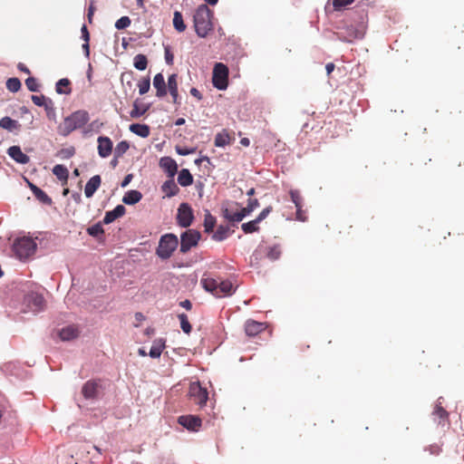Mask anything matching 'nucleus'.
Instances as JSON below:
<instances>
[{"label": "nucleus", "instance_id": "obj_1", "mask_svg": "<svg viewBox=\"0 0 464 464\" xmlns=\"http://www.w3.org/2000/svg\"><path fill=\"white\" fill-rule=\"evenodd\" d=\"M200 284L207 292L211 293L217 298L232 295L236 290L231 281H220L208 273L203 275Z\"/></svg>", "mask_w": 464, "mask_h": 464}, {"label": "nucleus", "instance_id": "obj_2", "mask_svg": "<svg viewBox=\"0 0 464 464\" xmlns=\"http://www.w3.org/2000/svg\"><path fill=\"white\" fill-rule=\"evenodd\" d=\"M212 15L213 13L207 5H200L195 10L193 23L198 36L204 38L213 30Z\"/></svg>", "mask_w": 464, "mask_h": 464}, {"label": "nucleus", "instance_id": "obj_3", "mask_svg": "<svg viewBox=\"0 0 464 464\" xmlns=\"http://www.w3.org/2000/svg\"><path fill=\"white\" fill-rule=\"evenodd\" d=\"M89 119V113L86 111H76L64 118L58 126V132L63 136H68L73 130L83 127Z\"/></svg>", "mask_w": 464, "mask_h": 464}, {"label": "nucleus", "instance_id": "obj_4", "mask_svg": "<svg viewBox=\"0 0 464 464\" xmlns=\"http://www.w3.org/2000/svg\"><path fill=\"white\" fill-rule=\"evenodd\" d=\"M179 246V239L174 234H166L160 239L156 249L157 256L161 259H169Z\"/></svg>", "mask_w": 464, "mask_h": 464}, {"label": "nucleus", "instance_id": "obj_5", "mask_svg": "<svg viewBox=\"0 0 464 464\" xmlns=\"http://www.w3.org/2000/svg\"><path fill=\"white\" fill-rule=\"evenodd\" d=\"M36 243L30 237H21L14 241L13 250L20 260H25L34 254Z\"/></svg>", "mask_w": 464, "mask_h": 464}, {"label": "nucleus", "instance_id": "obj_6", "mask_svg": "<svg viewBox=\"0 0 464 464\" xmlns=\"http://www.w3.org/2000/svg\"><path fill=\"white\" fill-rule=\"evenodd\" d=\"M212 83L218 90L223 91L228 85V68L222 63H217L213 69Z\"/></svg>", "mask_w": 464, "mask_h": 464}, {"label": "nucleus", "instance_id": "obj_7", "mask_svg": "<svg viewBox=\"0 0 464 464\" xmlns=\"http://www.w3.org/2000/svg\"><path fill=\"white\" fill-rule=\"evenodd\" d=\"M201 237L198 231L195 229H188L180 237V252L187 253L193 246H196Z\"/></svg>", "mask_w": 464, "mask_h": 464}, {"label": "nucleus", "instance_id": "obj_8", "mask_svg": "<svg viewBox=\"0 0 464 464\" xmlns=\"http://www.w3.org/2000/svg\"><path fill=\"white\" fill-rule=\"evenodd\" d=\"M189 395L194 402L199 407L206 405L208 400V392L206 388L201 387L199 382H192L189 386Z\"/></svg>", "mask_w": 464, "mask_h": 464}, {"label": "nucleus", "instance_id": "obj_9", "mask_svg": "<svg viewBox=\"0 0 464 464\" xmlns=\"http://www.w3.org/2000/svg\"><path fill=\"white\" fill-rule=\"evenodd\" d=\"M194 216L191 208L188 203H182L178 208L177 219L182 227H188L191 225Z\"/></svg>", "mask_w": 464, "mask_h": 464}, {"label": "nucleus", "instance_id": "obj_10", "mask_svg": "<svg viewBox=\"0 0 464 464\" xmlns=\"http://www.w3.org/2000/svg\"><path fill=\"white\" fill-rule=\"evenodd\" d=\"M27 306L34 313L41 312L45 307V300L43 295L31 292L25 296Z\"/></svg>", "mask_w": 464, "mask_h": 464}, {"label": "nucleus", "instance_id": "obj_11", "mask_svg": "<svg viewBox=\"0 0 464 464\" xmlns=\"http://www.w3.org/2000/svg\"><path fill=\"white\" fill-rule=\"evenodd\" d=\"M178 422L191 431H198L202 425V420L195 415H182L179 417Z\"/></svg>", "mask_w": 464, "mask_h": 464}, {"label": "nucleus", "instance_id": "obj_12", "mask_svg": "<svg viewBox=\"0 0 464 464\" xmlns=\"http://www.w3.org/2000/svg\"><path fill=\"white\" fill-rule=\"evenodd\" d=\"M160 167L168 174L169 178H174L178 170L177 162L170 157H162L160 160Z\"/></svg>", "mask_w": 464, "mask_h": 464}, {"label": "nucleus", "instance_id": "obj_13", "mask_svg": "<svg viewBox=\"0 0 464 464\" xmlns=\"http://www.w3.org/2000/svg\"><path fill=\"white\" fill-rule=\"evenodd\" d=\"M98 141V153L102 158H107L112 150V141L109 137L100 136Z\"/></svg>", "mask_w": 464, "mask_h": 464}, {"label": "nucleus", "instance_id": "obj_14", "mask_svg": "<svg viewBox=\"0 0 464 464\" xmlns=\"http://www.w3.org/2000/svg\"><path fill=\"white\" fill-rule=\"evenodd\" d=\"M7 153L17 163L26 164L30 161L29 156L24 154L19 146H11L8 149Z\"/></svg>", "mask_w": 464, "mask_h": 464}, {"label": "nucleus", "instance_id": "obj_15", "mask_svg": "<svg viewBox=\"0 0 464 464\" xmlns=\"http://www.w3.org/2000/svg\"><path fill=\"white\" fill-rule=\"evenodd\" d=\"M266 326L263 323L254 320H247L245 324V332L246 335L254 337L265 331Z\"/></svg>", "mask_w": 464, "mask_h": 464}, {"label": "nucleus", "instance_id": "obj_16", "mask_svg": "<svg viewBox=\"0 0 464 464\" xmlns=\"http://www.w3.org/2000/svg\"><path fill=\"white\" fill-rule=\"evenodd\" d=\"M153 86L156 89V96L162 98L167 94V86L162 73H157L153 79Z\"/></svg>", "mask_w": 464, "mask_h": 464}, {"label": "nucleus", "instance_id": "obj_17", "mask_svg": "<svg viewBox=\"0 0 464 464\" xmlns=\"http://www.w3.org/2000/svg\"><path fill=\"white\" fill-rule=\"evenodd\" d=\"M178 75L173 73L169 76L167 88L172 97L173 103L179 104L178 91Z\"/></svg>", "mask_w": 464, "mask_h": 464}, {"label": "nucleus", "instance_id": "obj_18", "mask_svg": "<svg viewBox=\"0 0 464 464\" xmlns=\"http://www.w3.org/2000/svg\"><path fill=\"white\" fill-rule=\"evenodd\" d=\"M102 179L99 175L92 177L85 185L84 194L87 198L93 196L95 191L100 188Z\"/></svg>", "mask_w": 464, "mask_h": 464}, {"label": "nucleus", "instance_id": "obj_19", "mask_svg": "<svg viewBox=\"0 0 464 464\" xmlns=\"http://www.w3.org/2000/svg\"><path fill=\"white\" fill-rule=\"evenodd\" d=\"M125 211H126V209H125L124 206L118 205L114 209L106 212L102 222L104 224H110V223L113 222L115 219H117L118 218L122 217L125 214Z\"/></svg>", "mask_w": 464, "mask_h": 464}, {"label": "nucleus", "instance_id": "obj_20", "mask_svg": "<svg viewBox=\"0 0 464 464\" xmlns=\"http://www.w3.org/2000/svg\"><path fill=\"white\" fill-rule=\"evenodd\" d=\"M79 335V330L75 325H68L59 332V336L63 341H70Z\"/></svg>", "mask_w": 464, "mask_h": 464}, {"label": "nucleus", "instance_id": "obj_21", "mask_svg": "<svg viewBox=\"0 0 464 464\" xmlns=\"http://www.w3.org/2000/svg\"><path fill=\"white\" fill-rule=\"evenodd\" d=\"M98 383L94 381H88L82 389V395L85 399H93L97 394Z\"/></svg>", "mask_w": 464, "mask_h": 464}, {"label": "nucleus", "instance_id": "obj_22", "mask_svg": "<svg viewBox=\"0 0 464 464\" xmlns=\"http://www.w3.org/2000/svg\"><path fill=\"white\" fill-rule=\"evenodd\" d=\"M234 138L230 136L227 130H223L221 132H218L215 137V146L217 147H225L227 145L231 144Z\"/></svg>", "mask_w": 464, "mask_h": 464}, {"label": "nucleus", "instance_id": "obj_23", "mask_svg": "<svg viewBox=\"0 0 464 464\" xmlns=\"http://www.w3.org/2000/svg\"><path fill=\"white\" fill-rule=\"evenodd\" d=\"M442 398H439L438 403L435 405L432 414L439 419V424H444L443 422L448 420L449 413L448 411L442 407V402L440 401Z\"/></svg>", "mask_w": 464, "mask_h": 464}, {"label": "nucleus", "instance_id": "obj_24", "mask_svg": "<svg viewBox=\"0 0 464 464\" xmlns=\"http://www.w3.org/2000/svg\"><path fill=\"white\" fill-rule=\"evenodd\" d=\"M162 191L166 194L167 197H173L178 194L179 191V187L175 183L173 178L167 181H165L162 185Z\"/></svg>", "mask_w": 464, "mask_h": 464}, {"label": "nucleus", "instance_id": "obj_25", "mask_svg": "<svg viewBox=\"0 0 464 464\" xmlns=\"http://www.w3.org/2000/svg\"><path fill=\"white\" fill-rule=\"evenodd\" d=\"M164 348L165 341L163 339H157L153 342L149 354L151 358H159L161 355Z\"/></svg>", "mask_w": 464, "mask_h": 464}, {"label": "nucleus", "instance_id": "obj_26", "mask_svg": "<svg viewBox=\"0 0 464 464\" xmlns=\"http://www.w3.org/2000/svg\"><path fill=\"white\" fill-rule=\"evenodd\" d=\"M55 91L59 94H70L72 92L70 80L67 78L60 79L56 82Z\"/></svg>", "mask_w": 464, "mask_h": 464}, {"label": "nucleus", "instance_id": "obj_27", "mask_svg": "<svg viewBox=\"0 0 464 464\" xmlns=\"http://www.w3.org/2000/svg\"><path fill=\"white\" fill-rule=\"evenodd\" d=\"M21 127V124L13 120L10 117H4L0 120V128L7 130L9 131H12L14 130H19Z\"/></svg>", "mask_w": 464, "mask_h": 464}, {"label": "nucleus", "instance_id": "obj_28", "mask_svg": "<svg viewBox=\"0 0 464 464\" xmlns=\"http://www.w3.org/2000/svg\"><path fill=\"white\" fill-rule=\"evenodd\" d=\"M130 130L141 138L150 135V127L146 124L133 123L130 126Z\"/></svg>", "mask_w": 464, "mask_h": 464}, {"label": "nucleus", "instance_id": "obj_29", "mask_svg": "<svg viewBox=\"0 0 464 464\" xmlns=\"http://www.w3.org/2000/svg\"><path fill=\"white\" fill-rule=\"evenodd\" d=\"M142 198V195L138 190H130L125 193L122 201L127 205H133L138 203Z\"/></svg>", "mask_w": 464, "mask_h": 464}, {"label": "nucleus", "instance_id": "obj_30", "mask_svg": "<svg viewBox=\"0 0 464 464\" xmlns=\"http://www.w3.org/2000/svg\"><path fill=\"white\" fill-rule=\"evenodd\" d=\"M178 182L182 187L189 186L193 183V177L188 169H182L178 176Z\"/></svg>", "mask_w": 464, "mask_h": 464}, {"label": "nucleus", "instance_id": "obj_31", "mask_svg": "<svg viewBox=\"0 0 464 464\" xmlns=\"http://www.w3.org/2000/svg\"><path fill=\"white\" fill-rule=\"evenodd\" d=\"M53 173L57 177L58 179L66 183L69 177V171L63 165H55L53 169Z\"/></svg>", "mask_w": 464, "mask_h": 464}, {"label": "nucleus", "instance_id": "obj_32", "mask_svg": "<svg viewBox=\"0 0 464 464\" xmlns=\"http://www.w3.org/2000/svg\"><path fill=\"white\" fill-rule=\"evenodd\" d=\"M33 102L37 106H44L45 111L51 109L53 111V102L50 99H46L44 95H33L32 96Z\"/></svg>", "mask_w": 464, "mask_h": 464}, {"label": "nucleus", "instance_id": "obj_33", "mask_svg": "<svg viewBox=\"0 0 464 464\" xmlns=\"http://www.w3.org/2000/svg\"><path fill=\"white\" fill-rule=\"evenodd\" d=\"M173 26L174 28L179 32L182 33L186 30V24L183 21V17L180 12L175 11L173 14Z\"/></svg>", "mask_w": 464, "mask_h": 464}, {"label": "nucleus", "instance_id": "obj_34", "mask_svg": "<svg viewBox=\"0 0 464 464\" xmlns=\"http://www.w3.org/2000/svg\"><path fill=\"white\" fill-rule=\"evenodd\" d=\"M133 65L139 71H144L148 66V59L142 53L137 54L133 59Z\"/></svg>", "mask_w": 464, "mask_h": 464}, {"label": "nucleus", "instance_id": "obj_35", "mask_svg": "<svg viewBox=\"0 0 464 464\" xmlns=\"http://www.w3.org/2000/svg\"><path fill=\"white\" fill-rule=\"evenodd\" d=\"M258 225H259V222L255 218L254 220H251L249 222L243 223L241 225V229L246 234H251V233H254V232H258L259 231V226Z\"/></svg>", "mask_w": 464, "mask_h": 464}, {"label": "nucleus", "instance_id": "obj_36", "mask_svg": "<svg viewBox=\"0 0 464 464\" xmlns=\"http://www.w3.org/2000/svg\"><path fill=\"white\" fill-rule=\"evenodd\" d=\"M229 235V227L220 225L213 235V238L217 241H222Z\"/></svg>", "mask_w": 464, "mask_h": 464}, {"label": "nucleus", "instance_id": "obj_37", "mask_svg": "<svg viewBox=\"0 0 464 464\" xmlns=\"http://www.w3.org/2000/svg\"><path fill=\"white\" fill-rule=\"evenodd\" d=\"M178 317H179V320L180 322V327H181L182 331L185 334H189L191 333L192 326H191V324L188 322V318L187 314H179L178 315Z\"/></svg>", "mask_w": 464, "mask_h": 464}, {"label": "nucleus", "instance_id": "obj_38", "mask_svg": "<svg viewBox=\"0 0 464 464\" xmlns=\"http://www.w3.org/2000/svg\"><path fill=\"white\" fill-rule=\"evenodd\" d=\"M215 225H216L215 217H213L208 211H207V213L205 215V219H204L205 231L208 233L212 232Z\"/></svg>", "mask_w": 464, "mask_h": 464}, {"label": "nucleus", "instance_id": "obj_39", "mask_svg": "<svg viewBox=\"0 0 464 464\" xmlns=\"http://www.w3.org/2000/svg\"><path fill=\"white\" fill-rule=\"evenodd\" d=\"M130 144L126 140L119 142L114 150L115 158H121L129 150Z\"/></svg>", "mask_w": 464, "mask_h": 464}, {"label": "nucleus", "instance_id": "obj_40", "mask_svg": "<svg viewBox=\"0 0 464 464\" xmlns=\"http://www.w3.org/2000/svg\"><path fill=\"white\" fill-rule=\"evenodd\" d=\"M21 82L18 78H9L6 81V88L12 92H16L21 89Z\"/></svg>", "mask_w": 464, "mask_h": 464}, {"label": "nucleus", "instance_id": "obj_41", "mask_svg": "<svg viewBox=\"0 0 464 464\" xmlns=\"http://www.w3.org/2000/svg\"><path fill=\"white\" fill-rule=\"evenodd\" d=\"M289 195L295 208H303V198L298 190L291 189Z\"/></svg>", "mask_w": 464, "mask_h": 464}, {"label": "nucleus", "instance_id": "obj_42", "mask_svg": "<svg viewBox=\"0 0 464 464\" xmlns=\"http://www.w3.org/2000/svg\"><path fill=\"white\" fill-rule=\"evenodd\" d=\"M224 217L229 221L239 222L244 218V214H240L239 211L231 212L227 208L224 210Z\"/></svg>", "mask_w": 464, "mask_h": 464}, {"label": "nucleus", "instance_id": "obj_43", "mask_svg": "<svg viewBox=\"0 0 464 464\" xmlns=\"http://www.w3.org/2000/svg\"><path fill=\"white\" fill-rule=\"evenodd\" d=\"M281 255V249L279 246H272L267 248L266 256L271 260H276Z\"/></svg>", "mask_w": 464, "mask_h": 464}, {"label": "nucleus", "instance_id": "obj_44", "mask_svg": "<svg viewBox=\"0 0 464 464\" xmlns=\"http://www.w3.org/2000/svg\"><path fill=\"white\" fill-rule=\"evenodd\" d=\"M138 87H139V92L140 95H143L145 93H147L150 88V78H142L139 83H138Z\"/></svg>", "mask_w": 464, "mask_h": 464}, {"label": "nucleus", "instance_id": "obj_45", "mask_svg": "<svg viewBox=\"0 0 464 464\" xmlns=\"http://www.w3.org/2000/svg\"><path fill=\"white\" fill-rule=\"evenodd\" d=\"M87 232L89 235L92 237H99L104 233L102 226L101 223H97L88 227Z\"/></svg>", "mask_w": 464, "mask_h": 464}, {"label": "nucleus", "instance_id": "obj_46", "mask_svg": "<svg viewBox=\"0 0 464 464\" xmlns=\"http://www.w3.org/2000/svg\"><path fill=\"white\" fill-rule=\"evenodd\" d=\"M34 197L42 203L44 204H46V205H51L52 204V198L44 191L42 190L41 188L36 191V193L34 194Z\"/></svg>", "mask_w": 464, "mask_h": 464}, {"label": "nucleus", "instance_id": "obj_47", "mask_svg": "<svg viewBox=\"0 0 464 464\" xmlns=\"http://www.w3.org/2000/svg\"><path fill=\"white\" fill-rule=\"evenodd\" d=\"M130 23H131V21H130V17L122 16L117 20V22L115 23V27L118 30L125 29L128 26H130Z\"/></svg>", "mask_w": 464, "mask_h": 464}, {"label": "nucleus", "instance_id": "obj_48", "mask_svg": "<svg viewBox=\"0 0 464 464\" xmlns=\"http://www.w3.org/2000/svg\"><path fill=\"white\" fill-rule=\"evenodd\" d=\"M25 85L30 92H38L39 84L37 80L34 77H29L25 80Z\"/></svg>", "mask_w": 464, "mask_h": 464}, {"label": "nucleus", "instance_id": "obj_49", "mask_svg": "<svg viewBox=\"0 0 464 464\" xmlns=\"http://www.w3.org/2000/svg\"><path fill=\"white\" fill-rule=\"evenodd\" d=\"M354 0H333V6L334 10H340L341 8L351 5Z\"/></svg>", "mask_w": 464, "mask_h": 464}, {"label": "nucleus", "instance_id": "obj_50", "mask_svg": "<svg viewBox=\"0 0 464 464\" xmlns=\"http://www.w3.org/2000/svg\"><path fill=\"white\" fill-rule=\"evenodd\" d=\"M147 109L140 110L137 103L135 102L133 105V109L130 111V117L131 118H139L142 116L146 112Z\"/></svg>", "mask_w": 464, "mask_h": 464}, {"label": "nucleus", "instance_id": "obj_51", "mask_svg": "<svg viewBox=\"0 0 464 464\" xmlns=\"http://www.w3.org/2000/svg\"><path fill=\"white\" fill-rule=\"evenodd\" d=\"M272 210H273V208L271 206H268V207L265 208L259 213V215L256 218V219L260 223L261 221H263L270 214V212Z\"/></svg>", "mask_w": 464, "mask_h": 464}, {"label": "nucleus", "instance_id": "obj_52", "mask_svg": "<svg viewBox=\"0 0 464 464\" xmlns=\"http://www.w3.org/2000/svg\"><path fill=\"white\" fill-rule=\"evenodd\" d=\"M59 154L63 159H69L73 156L74 154V149L73 148H68V149H63L60 150Z\"/></svg>", "mask_w": 464, "mask_h": 464}, {"label": "nucleus", "instance_id": "obj_53", "mask_svg": "<svg viewBox=\"0 0 464 464\" xmlns=\"http://www.w3.org/2000/svg\"><path fill=\"white\" fill-rule=\"evenodd\" d=\"M176 151L179 155H181V156H186V155H188L190 153H193L194 152V149H187V148H181L179 146H177L176 147Z\"/></svg>", "mask_w": 464, "mask_h": 464}, {"label": "nucleus", "instance_id": "obj_54", "mask_svg": "<svg viewBox=\"0 0 464 464\" xmlns=\"http://www.w3.org/2000/svg\"><path fill=\"white\" fill-rule=\"evenodd\" d=\"M307 218L305 212L303 210V208H296V219L299 221H305Z\"/></svg>", "mask_w": 464, "mask_h": 464}, {"label": "nucleus", "instance_id": "obj_55", "mask_svg": "<svg viewBox=\"0 0 464 464\" xmlns=\"http://www.w3.org/2000/svg\"><path fill=\"white\" fill-rule=\"evenodd\" d=\"M81 33H82V37L84 40V42L89 43V41H90V34H89V31L87 29V26L85 24H83L82 26Z\"/></svg>", "mask_w": 464, "mask_h": 464}, {"label": "nucleus", "instance_id": "obj_56", "mask_svg": "<svg viewBox=\"0 0 464 464\" xmlns=\"http://www.w3.org/2000/svg\"><path fill=\"white\" fill-rule=\"evenodd\" d=\"M94 12H95L94 4H93V2H91L89 8H88V14H87L89 23H92Z\"/></svg>", "mask_w": 464, "mask_h": 464}, {"label": "nucleus", "instance_id": "obj_57", "mask_svg": "<svg viewBox=\"0 0 464 464\" xmlns=\"http://www.w3.org/2000/svg\"><path fill=\"white\" fill-rule=\"evenodd\" d=\"M259 206L257 199H249L247 207L248 210L254 211Z\"/></svg>", "mask_w": 464, "mask_h": 464}, {"label": "nucleus", "instance_id": "obj_58", "mask_svg": "<svg viewBox=\"0 0 464 464\" xmlns=\"http://www.w3.org/2000/svg\"><path fill=\"white\" fill-rule=\"evenodd\" d=\"M190 94L197 98L198 101L202 100V95L197 88H191Z\"/></svg>", "mask_w": 464, "mask_h": 464}, {"label": "nucleus", "instance_id": "obj_59", "mask_svg": "<svg viewBox=\"0 0 464 464\" xmlns=\"http://www.w3.org/2000/svg\"><path fill=\"white\" fill-rule=\"evenodd\" d=\"M165 59L168 64H172L173 63V54L170 53L169 49H166L165 52Z\"/></svg>", "mask_w": 464, "mask_h": 464}, {"label": "nucleus", "instance_id": "obj_60", "mask_svg": "<svg viewBox=\"0 0 464 464\" xmlns=\"http://www.w3.org/2000/svg\"><path fill=\"white\" fill-rule=\"evenodd\" d=\"M179 304H180V306H182L183 308H185L186 310H188V311L191 310V308H192V304L188 299L180 302Z\"/></svg>", "mask_w": 464, "mask_h": 464}, {"label": "nucleus", "instance_id": "obj_61", "mask_svg": "<svg viewBox=\"0 0 464 464\" xmlns=\"http://www.w3.org/2000/svg\"><path fill=\"white\" fill-rule=\"evenodd\" d=\"M17 68H18L21 72H24V73H26V74H30V73H31L30 70L27 68V66H26L25 64L22 63H18Z\"/></svg>", "mask_w": 464, "mask_h": 464}, {"label": "nucleus", "instance_id": "obj_62", "mask_svg": "<svg viewBox=\"0 0 464 464\" xmlns=\"http://www.w3.org/2000/svg\"><path fill=\"white\" fill-rule=\"evenodd\" d=\"M132 179V174H128L122 180L121 182V187L124 188L126 187L130 182V180Z\"/></svg>", "mask_w": 464, "mask_h": 464}, {"label": "nucleus", "instance_id": "obj_63", "mask_svg": "<svg viewBox=\"0 0 464 464\" xmlns=\"http://www.w3.org/2000/svg\"><path fill=\"white\" fill-rule=\"evenodd\" d=\"M334 64L333 63H329L326 64L325 69L327 72V74L330 75L332 72L334 70Z\"/></svg>", "mask_w": 464, "mask_h": 464}, {"label": "nucleus", "instance_id": "obj_64", "mask_svg": "<svg viewBox=\"0 0 464 464\" xmlns=\"http://www.w3.org/2000/svg\"><path fill=\"white\" fill-rule=\"evenodd\" d=\"M82 49L85 53V55L88 57L89 54H90V45H89V43L85 42L83 44H82Z\"/></svg>", "mask_w": 464, "mask_h": 464}]
</instances>
